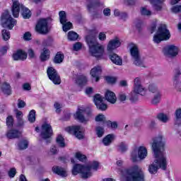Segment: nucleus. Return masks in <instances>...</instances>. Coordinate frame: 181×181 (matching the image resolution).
I'll return each instance as SVG.
<instances>
[{
	"instance_id": "37",
	"label": "nucleus",
	"mask_w": 181,
	"mask_h": 181,
	"mask_svg": "<svg viewBox=\"0 0 181 181\" xmlns=\"http://www.w3.org/2000/svg\"><path fill=\"white\" fill-rule=\"evenodd\" d=\"M59 22L62 25H64L66 22H67V16L66 14V11H61L59 13Z\"/></svg>"
},
{
	"instance_id": "53",
	"label": "nucleus",
	"mask_w": 181,
	"mask_h": 181,
	"mask_svg": "<svg viewBox=\"0 0 181 181\" xmlns=\"http://www.w3.org/2000/svg\"><path fill=\"white\" fill-rule=\"evenodd\" d=\"M6 125L12 128L13 127V117L12 116H8L6 118Z\"/></svg>"
},
{
	"instance_id": "27",
	"label": "nucleus",
	"mask_w": 181,
	"mask_h": 181,
	"mask_svg": "<svg viewBox=\"0 0 181 181\" xmlns=\"http://www.w3.org/2000/svg\"><path fill=\"white\" fill-rule=\"evenodd\" d=\"M16 117L18 127H23L25 122H23V113L22 111L16 110Z\"/></svg>"
},
{
	"instance_id": "29",
	"label": "nucleus",
	"mask_w": 181,
	"mask_h": 181,
	"mask_svg": "<svg viewBox=\"0 0 181 181\" xmlns=\"http://www.w3.org/2000/svg\"><path fill=\"white\" fill-rule=\"evenodd\" d=\"M152 5H153L156 11H162V4L165 2V0H148Z\"/></svg>"
},
{
	"instance_id": "59",
	"label": "nucleus",
	"mask_w": 181,
	"mask_h": 181,
	"mask_svg": "<svg viewBox=\"0 0 181 181\" xmlns=\"http://www.w3.org/2000/svg\"><path fill=\"white\" fill-rule=\"evenodd\" d=\"M134 23L137 29H141V28H142V25H144V21H142V20L137 19L134 21Z\"/></svg>"
},
{
	"instance_id": "20",
	"label": "nucleus",
	"mask_w": 181,
	"mask_h": 181,
	"mask_svg": "<svg viewBox=\"0 0 181 181\" xmlns=\"http://www.w3.org/2000/svg\"><path fill=\"white\" fill-rule=\"evenodd\" d=\"M105 98L110 104H115L117 103V95L111 90H107L105 93Z\"/></svg>"
},
{
	"instance_id": "57",
	"label": "nucleus",
	"mask_w": 181,
	"mask_h": 181,
	"mask_svg": "<svg viewBox=\"0 0 181 181\" xmlns=\"http://www.w3.org/2000/svg\"><path fill=\"white\" fill-rule=\"evenodd\" d=\"M117 98L122 103V101H125L127 100V94L121 92L119 93Z\"/></svg>"
},
{
	"instance_id": "19",
	"label": "nucleus",
	"mask_w": 181,
	"mask_h": 181,
	"mask_svg": "<svg viewBox=\"0 0 181 181\" xmlns=\"http://www.w3.org/2000/svg\"><path fill=\"white\" fill-rule=\"evenodd\" d=\"M129 47L130 49L132 59H135L141 56V54H139V49L138 48L137 45L131 42L129 44Z\"/></svg>"
},
{
	"instance_id": "10",
	"label": "nucleus",
	"mask_w": 181,
	"mask_h": 181,
	"mask_svg": "<svg viewBox=\"0 0 181 181\" xmlns=\"http://www.w3.org/2000/svg\"><path fill=\"white\" fill-rule=\"evenodd\" d=\"M133 93L139 95H146V88L142 85V80L139 77L134 78Z\"/></svg>"
},
{
	"instance_id": "56",
	"label": "nucleus",
	"mask_w": 181,
	"mask_h": 181,
	"mask_svg": "<svg viewBox=\"0 0 181 181\" xmlns=\"http://www.w3.org/2000/svg\"><path fill=\"white\" fill-rule=\"evenodd\" d=\"M105 80L109 84H114L117 81V79L112 76H106Z\"/></svg>"
},
{
	"instance_id": "48",
	"label": "nucleus",
	"mask_w": 181,
	"mask_h": 181,
	"mask_svg": "<svg viewBox=\"0 0 181 181\" xmlns=\"http://www.w3.org/2000/svg\"><path fill=\"white\" fill-rule=\"evenodd\" d=\"M73 26V24L69 22H66L64 24H62V29L64 30V32H67L68 30H70V29H71Z\"/></svg>"
},
{
	"instance_id": "62",
	"label": "nucleus",
	"mask_w": 181,
	"mask_h": 181,
	"mask_svg": "<svg viewBox=\"0 0 181 181\" xmlns=\"http://www.w3.org/2000/svg\"><path fill=\"white\" fill-rule=\"evenodd\" d=\"M138 99H139V97H138V94L136 93L132 94L131 97L129 98V100L130 101H132V103H136Z\"/></svg>"
},
{
	"instance_id": "31",
	"label": "nucleus",
	"mask_w": 181,
	"mask_h": 181,
	"mask_svg": "<svg viewBox=\"0 0 181 181\" xmlns=\"http://www.w3.org/2000/svg\"><path fill=\"white\" fill-rule=\"evenodd\" d=\"M157 119L160 121V122L166 124V122H169V119H170V118L169 117V115L163 112H160L157 115Z\"/></svg>"
},
{
	"instance_id": "22",
	"label": "nucleus",
	"mask_w": 181,
	"mask_h": 181,
	"mask_svg": "<svg viewBox=\"0 0 181 181\" xmlns=\"http://www.w3.org/2000/svg\"><path fill=\"white\" fill-rule=\"evenodd\" d=\"M101 73H103V69L100 66H95L90 71V75L95 78V81H99Z\"/></svg>"
},
{
	"instance_id": "12",
	"label": "nucleus",
	"mask_w": 181,
	"mask_h": 181,
	"mask_svg": "<svg viewBox=\"0 0 181 181\" xmlns=\"http://www.w3.org/2000/svg\"><path fill=\"white\" fill-rule=\"evenodd\" d=\"M163 53L166 57H176L179 54V47L176 45H167L163 47Z\"/></svg>"
},
{
	"instance_id": "14",
	"label": "nucleus",
	"mask_w": 181,
	"mask_h": 181,
	"mask_svg": "<svg viewBox=\"0 0 181 181\" xmlns=\"http://www.w3.org/2000/svg\"><path fill=\"white\" fill-rule=\"evenodd\" d=\"M89 53L96 59H103V56H104V47L100 44H98L89 49Z\"/></svg>"
},
{
	"instance_id": "42",
	"label": "nucleus",
	"mask_w": 181,
	"mask_h": 181,
	"mask_svg": "<svg viewBox=\"0 0 181 181\" xmlns=\"http://www.w3.org/2000/svg\"><path fill=\"white\" fill-rule=\"evenodd\" d=\"M28 121L33 124L36 121V111L35 110H30L28 115Z\"/></svg>"
},
{
	"instance_id": "4",
	"label": "nucleus",
	"mask_w": 181,
	"mask_h": 181,
	"mask_svg": "<svg viewBox=\"0 0 181 181\" xmlns=\"http://www.w3.org/2000/svg\"><path fill=\"white\" fill-rule=\"evenodd\" d=\"M19 11H22V16L24 19H29L31 16L30 10L24 7L19 3L18 0H13L11 11L13 16L18 18L19 16Z\"/></svg>"
},
{
	"instance_id": "30",
	"label": "nucleus",
	"mask_w": 181,
	"mask_h": 181,
	"mask_svg": "<svg viewBox=\"0 0 181 181\" xmlns=\"http://www.w3.org/2000/svg\"><path fill=\"white\" fill-rule=\"evenodd\" d=\"M50 58V51L47 48H44L43 51L41 52L40 56V59L41 62H46V60H49Z\"/></svg>"
},
{
	"instance_id": "51",
	"label": "nucleus",
	"mask_w": 181,
	"mask_h": 181,
	"mask_svg": "<svg viewBox=\"0 0 181 181\" xmlns=\"http://www.w3.org/2000/svg\"><path fill=\"white\" fill-rule=\"evenodd\" d=\"M181 71L179 68H177L174 71L173 81H178L180 78Z\"/></svg>"
},
{
	"instance_id": "23",
	"label": "nucleus",
	"mask_w": 181,
	"mask_h": 181,
	"mask_svg": "<svg viewBox=\"0 0 181 181\" xmlns=\"http://www.w3.org/2000/svg\"><path fill=\"white\" fill-rule=\"evenodd\" d=\"M86 43L89 47V49L91 47H94V46H97L99 43L97 42V38H95V35H88L86 37Z\"/></svg>"
},
{
	"instance_id": "13",
	"label": "nucleus",
	"mask_w": 181,
	"mask_h": 181,
	"mask_svg": "<svg viewBox=\"0 0 181 181\" xmlns=\"http://www.w3.org/2000/svg\"><path fill=\"white\" fill-rule=\"evenodd\" d=\"M47 73L49 80H51L55 85H59L62 83L60 76L57 74V71H56L54 68L49 67L47 70Z\"/></svg>"
},
{
	"instance_id": "38",
	"label": "nucleus",
	"mask_w": 181,
	"mask_h": 181,
	"mask_svg": "<svg viewBox=\"0 0 181 181\" xmlns=\"http://www.w3.org/2000/svg\"><path fill=\"white\" fill-rule=\"evenodd\" d=\"M133 60L134 64H135V66H137L138 67H146L145 66V64H144V61H142V59H141V56L133 58Z\"/></svg>"
},
{
	"instance_id": "8",
	"label": "nucleus",
	"mask_w": 181,
	"mask_h": 181,
	"mask_svg": "<svg viewBox=\"0 0 181 181\" xmlns=\"http://www.w3.org/2000/svg\"><path fill=\"white\" fill-rule=\"evenodd\" d=\"M53 136V129L50 124L44 123L41 127L40 136L42 139L46 141V144L52 142V136Z\"/></svg>"
},
{
	"instance_id": "60",
	"label": "nucleus",
	"mask_w": 181,
	"mask_h": 181,
	"mask_svg": "<svg viewBox=\"0 0 181 181\" xmlns=\"http://www.w3.org/2000/svg\"><path fill=\"white\" fill-rule=\"evenodd\" d=\"M99 163L97 161H94L91 165H86V167L90 168V169H93V170H97L98 169Z\"/></svg>"
},
{
	"instance_id": "25",
	"label": "nucleus",
	"mask_w": 181,
	"mask_h": 181,
	"mask_svg": "<svg viewBox=\"0 0 181 181\" xmlns=\"http://www.w3.org/2000/svg\"><path fill=\"white\" fill-rule=\"evenodd\" d=\"M110 59L114 64H116V66H122V58L118 54L115 53L110 54Z\"/></svg>"
},
{
	"instance_id": "6",
	"label": "nucleus",
	"mask_w": 181,
	"mask_h": 181,
	"mask_svg": "<svg viewBox=\"0 0 181 181\" xmlns=\"http://www.w3.org/2000/svg\"><path fill=\"white\" fill-rule=\"evenodd\" d=\"M81 173V177L83 179H88V177H91L93 173H91V167H87L84 165H81L80 164H76L74 165L72 169V174L76 176Z\"/></svg>"
},
{
	"instance_id": "40",
	"label": "nucleus",
	"mask_w": 181,
	"mask_h": 181,
	"mask_svg": "<svg viewBox=\"0 0 181 181\" xmlns=\"http://www.w3.org/2000/svg\"><path fill=\"white\" fill-rule=\"evenodd\" d=\"M117 150L119 152H122V153H124L128 151V145L125 144V142H121L118 146H117Z\"/></svg>"
},
{
	"instance_id": "41",
	"label": "nucleus",
	"mask_w": 181,
	"mask_h": 181,
	"mask_svg": "<svg viewBox=\"0 0 181 181\" xmlns=\"http://www.w3.org/2000/svg\"><path fill=\"white\" fill-rule=\"evenodd\" d=\"M95 121L96 122H103V124H107V118L103 114L98 115L95 118Z\"/></svg>"
},
{
	"instance_id": "45",
	"label": "nucleus",
	"mask_w": 181,
	"mask_h": 181,
	"mask_svg": "<svg viewBox=\"0 0 181 181\" xmlns=\"http://www.w3.org/2000/svg\"><path fill=\"white\" fill-rule=\"evenodd\" d=\"M140 13L143 16H151L152 15V11L146 8V7H141L140 9Z\"/></svg>"
},
{
	"instance_id": "54",
	"label": "nucleus",
	"mask_w": 181,
	"mask_h": 181,
	"mask_svg": "<svg viewBox=\"0 0 181 181\" xmlns=\"http://www.w3.org/2000/svg\"><path fill=\"white\" fill-rule=\"evenodd\" d=\"M173 86L176 88L177 91H181V82L180 81H173Z\"/></svg>"
},
{
	"instance_id": "49",
	"label": "nucleus",
	"mask_w": 181,
	"mask_h": 181,
	"mask_svg": "<svg viewBox=\"0 0 181 181\" xmlns=\"http://www.w3.org/2000/svg\"><path fill=\"white\" fill-rule=\"evenodd\" d=\"M1 35L3 36L4 40L5 41L9 40V39H11V33L6 30H3L1 31Z\"/></svg>"
},
{
	"instance_id": "17",
	"label": "nucleus",
	"mask_w": 181,
	"mask_h": 181,
	"mask_svg": "<svg viewBox=\"0 0 181 181\" xmlns=\"http://www.w3.org/2000/svg\"><path fill=\"white\" fill-rule=\"evenodd\" d=\"M86 111H87V110L84 107L78 108L76 114L74 115L76 119H78L80 122L85 123V124L88 122L90 119L84 117V114L86 113Z\"/></svg>"
},
{
	"instance_id": "24",
	"label": "nucleus",
	"mask_w": 181,
	"mask_h": 181,
	"mask_svg": "<svg viewBox=\"0 0 181 181\" xmlns=\"http://www.w3.org/2000/svg\"><path fill=\"white\" fill-rule=\"evenodd\" d=\"M13 59H14V60H26V59H28V54L21 49H19L13 55Z\"/></svg>"
},
{
	"instance_id": "64",
	"label": "nucleus",
	"mask_w": 181,
	"mask_h": 181,
	"mask_svg": "<svg viewBox=\"0 0 181 181\" xmlns=\"http://www.w3.org/2000/svg\"><path fill=\"white\" fill-rule=\"evenodd\" d=\"M124 4H125V5H127L128 6H132L133 5H135V4H136V1H135V0H125Z\"/></svg>"
},
{
	"instance_id": "46",
	"label": "nucleus",
	"mask_w": 181,
	"mask_h": 181,
	"mask_svg": "<svg viewBox=\"0 0 181 181\" xmlns=\"http://www.w3.org/2000/svg\"><path fill=\"white\" fill-rule=\"evenodd\" d=\"M96 131V135L98 136V138L103 137V135H104V127L100 126H97L95 128Z\"/></svg>"
},
{
	"instance_id": "26",
	"label": "nucleus",
	"mask_w": 181,
	"mask_h": 181,
	"mask_svg": "<svg viewBox=\"0 0 181 181\" xmlns=\"http://www.w3.org/2000/svg\"><path fill=\"white\" fill-rule=\"evenodd\" d=\"M52 170L54 173H56L57 175H59L62 177H66V176H67V173L66 172V170L62 167L54 166L52 168Z\"/></svg>"
},
{
	"instance_id": "2",
	"label": "nucleus",
	"mask_w": 181,
	"mask_h": 181,
	"mask_svg": "<svg viewBox=\"0 0 181 181\" xmlns=\"http://www.w3.org/2000/svg\"><path fill=\"white\" fill-rule=\"evenodd\" d=\"M122 177L126 181H145V175L142 168L138 165H134L129 170H126L122 173Z\"/></svg>"
},
{
	"instance_id": "50",
	"label": "nucleus",
	"mask_w": 181,
	"mask_h": 181,
	"mask_svg": "<svg viewBox=\"0 0 181 181\" xmlns=\"http://www.w3.org/2000/svg\"><path fill=\"white\" fill-rule=\"evenodd\" d=\"M76 158L80 160V162H86L87 160V156H86V155L81 154V153H76Z\"/></svg>"
},
{
	"instance_id": "7",
	"label": "nucleus",
	"mask_w": 181,
	"mask_h": 181,
	"mask_svg": "<svg viewBox=\"0 0 181 181\" xmlns=\"http://www.w3.org/2000/svg\"><path fill=\"white\" fill-rule=\"evenodd\" d=\"M148 156V149L144 146H141L138 149L134 148L131 153V160L132 162H138V158L140 160H144Z\"/></svg>"
},
{
	"instance_id": "52",
	"label": "nucleus",
	"mask_w": 181,
	"mask_h": 181,
	"mask_svg": "<svg viewBox=\"0 0 181 181\" xmlns=\"http://www.w3.org/2000/svg\"><path fill=\"white\" fill-rule=\"evenodd\" d=\"M106 124L107 127H110V128H112V129H117V128H118V124L116 122H111L110 120H108L107 122H106Z\"/></svg>"
},
{
	"instance_id": "15",
	"label": "nucleus",
	"mask_w": 181,
	"mask_h": 181,
	"mask_svg": "<svg viewBox=\"0 0 181 181\" xmlns=\"http://www.w3.org/2000/svg\"><path fill=\"white\" fill-rule=\"evenodd\" d=\"M93 101L97 109L100 110V111H105L108 108L107 104L104 103V98L101 97L100 94L94 95Z\"/></svg>"
},
{
	"instance_id": "16",
	"label": "nucleus",
	"mask_w": 181,
	"mask_h": 181,
	"mask_svg": "<svg viewBox=\"0 0 181 181\" xmlns=\"http://www.w3.org/2000/svg\"><path fill=\"white\" fill-rule=\"evenodd\" d=\"M66 131L69 132V134H74L78 139H83V132H84V128L81 126H72L68 127Z\"/></svg>"
},
{
	"instance_id": "63",
	"label": "nucleus",
	"mask_w": 181,
	"mask_h": 181,
	"mask_svg": "<svg viewBox=\"0 0 181 181\" xmlns=\"http://www.w3.org/2000/svg\"><path fill=\"white\" fill-rule=\"evenodd\" d=\"M81 47H82L81 42H78L74 45V50H75L76 52H78V50L81 49Z\"/></svg>"
},
{
	"instance_id": "47",
	"label": "nucleus",
	"mask_w": 181,
	"mask_h": 181,
	"mask_svg": "<svg viewBox=\"0 0 181 181\" xmlns=\"http://www.w3.org/2000/svg\"><path fill=\"white\" fill-rule=\"evenodd\" d=\"M148 90L150 91V93H153L154 94H158V93H160L159 91V89H158V87H156V85L155 84L149 85Z\"/></svg>"
},
{
	"instance_id": "34",
	"label": "nucleus",
	"mask_w": 181,
	"mask_h": 181,
	"mask_svg": "<svg viewBox=\"0 0 181 181\" xmlns=\"http://www.w3.org/2000/svg\"><path fill=\"white\" fill-rule=\"evenodd\" d=\"M1 90L4 94H6V95H11V85H9V83H4L1 86Z\"/></svg>"
},
{
	"instance_id": "36",
	"label": "nucleus",
	"mask_w": 181,
	"mask_h": 181,
	"mask_svg": "<svg viewBox=\"0 0 181 181\" xmlns=\"http://www.w3.org/2000/svg\"><path fill=\"white\" fill-rule=\"evenodd\" d=\"M18 149L19 151H23V149H27V148L29 146V141L26 139L21 140L18 144Z\"/></svg>"
},
{
	"instance_id": "28",
	"label": "nucleus",
	"mask_w": 181,
	"mask_h": 181,
	"mask_svg": "<svg viewBox=\"0 0 181 181\" xmlns=\"http://www.w3.org/2000/svg\"><path fill=\"white\" fill-rule=\"evenodd\" d=\"M115 139V136L114 134H108L103 139V144L105 146H110V144Z\"/></svg>"
},
{
	"instance_id": "5",
	"label": "nucleus",
	"mask_w": 181,
	"mask_h": 181,
	"mask_svg": "<svg viewBox=\"0 0 181 181\" xmlns=\"http://www.w3.org/2000/svg\"><path fill=\"white\" fill-rule=\"evenodd\" d=\"M170 39V32L168 30L166 25L161 24L159 25L156 34L153 36L155 43H160L163 40H169Z\"/></svg>"
},
{
	"instance_id": "39",
	"label": "nucleus",
	"mask_w": 181,
	"mask_h": 181,
	"mask_svg": "<svg viewBox=\"0 0 181 181\" xmlns=\"http://www.w3.org/2000/svg\"><path fill=\"white\" fill-rule=\"evenodd\" d=\"M160 97H162L160 93L156 94L151 100V104H153V105H158V104L160 103Z\"/></svg>"
},
{
	"instance_id": "55",
	"label": "nucleus",
	"mask_w": 181,
	"mask_h": 181,
	"mask_svg": "<svg viewBox=\"0 0 181 181\" xmlns=\"http://www.w3.org/2000/svg\"><path fill=\"white\" fill-rule=\"evenodd\" d=\"M8 175L11 178L15 177V175H16V168H11L8 172Z\"/></svg>"
},
{
	"instance_id": "61",
	"label": "nucleus",
	"mask_w": 181,
	"mask_h": 181,
	"mask_svg": "<svg viewBox=\"0 0 181 181\" xmlns=\"http://www.w3.org/2000/svg\"><path fill=\"white\" fill-rule=\"evenodd\" d=\"M171 11L173 12V13H179V12H181V6H173L171 8Z\"/></svg>"
},
{
	"instance_id": "1",
	"label": "nucleus",
	"mask_w": 181,
	"mask_h": 181,
	"mask_svg": "<svg viewBox=\"0 0 181 181\" xmlns=\"http://www.w3.org/2000/svg\"><path fill=\"white\" fill-rule=\"evenodd\" d=\"M165 140L163 136L159 135L153 139L151 148L154 153V162L148 166V171L151 175L158 173V169L166 170L168 160L165 153Z\"/></svg>"
},
{
	"instance_id": "58",
	"label": "nucleus",
	"mask_w": 181,
	"mask_h": 181,
	"mask_svg": "<svg viewBox=\"0 0 181 181\" xmlns=\"http://www.w3.org/2000/svg\"><path fill=\"white\" fill-rule=\"evenodd\" d=\"M54 108L56 109V112L57 114H60V112H62V105H60V103L56 102L54 104Z\"/></svg>"
},
{
	"instance_id": "21",
	"label": "nucleus",
	"mask_w": 181,
	"mask_h": 181,
	"mask_svg": "<svg viewBox=\"0 0 181 181\" xmlns=\"http://www.w3.org/2000/svg\"><path fill=\"white\" fill-rule=\"evenodd\" d=\"M21 132L16 129H11L8 131H7L6 136L8 139H17V138H19L21 136Z\"/></svg>"
},
{
	"instance_id": "32",
	"label": "nucleus",
	"mask_w": 181,
	"mask_h": 181,
	"mask_svg": "<svg viewBox=\"0 0 181 181\" xmlns=\"http://www.w3.org/2000/svg\"><path fill=\"white\" fill-rule=\"evenodd\" d=\"M76 83L78 86H81V87L86 86L87 83V77L84 75H79L76 78Z\"/></svg>"
},
{
	"instance_id": "44",
	"label": "nucleus",
	"mask_w": 181,
	"mask_h": 181,
	"mask_svg": "<svg viewBox=\"0 0 181 181\" xmlns=\"http://www.w3.org/2000/svg\"><path fill=\"white\" fill-rule=\"evenodd\" d=\"M69 40H77L78 39V34L74 31H69L68 33Z\"/></svg>"
},
{
	"instance_id": "35",
	"label": "nucleus",
	"mask_w": 181,
	"mask_h": 181,
	"mask_svg": "<svg viewBox=\"0 0 181 181\" xmlns=\"http://www.w3.org/2000/svg\"><path fill=\"white\" fill-rule=\"evenodd\" d=\"M63 60H64V54L57 52L54 58V63L55 64H60V63H63Z\"/></svg>"
},
{
	"instance_id": "3",
	"label": "nucleus",
	"mask_w": 181,
	"mask_h": 181,
	"mask_svg": "<svg viewBox=\"0 0 181 181\" xmlns=\"http://www.w3.org/2000/svg\"><path fill=\"white\" fill-rule=\"evenodd\" d=\"M87 2L86 8L89 13H91L92 19H98L101 16L103 10L100 8L104 4L100 0H85Z\"/></svg>"
},
{
	"instance_id": "9",
	"label": "nucleus",
	"mask_w": 181,
	"mask_h": 181,
	"mask_svg": "<svg viewBox=\"0 0 181 181\" xmlns=\"http://www.w3.org/2000/svg\"><path fill=\"white\" fill-rule=\"evenodd\" d=\"M1 25L3 28H8L11 30L13 26L16 25V20L13 19L12 16H10L9 11H5L1 16Z\"/></svg>"
},
{
	"instance_id": "11",
	"label": "nucleus",
	"mask_w": 181,
	"mask_h": 181,
	"mask_svg": "<svg viewBox=\"0 0 181 181\" xmlns=\"http://www.w3.org/2000/svg\"><path fill=\"white\" fill-rule=\"evenodd\" d=\"M49 18H41L38 21L35 30L40 35H47L49 33V27L47 26Z\"/></svg>"
},
{
	"instance_id": "18",
	"label": "nucleus",
	"mask_w": 181,
	"mask_h": 181,
	"mask_svg": "<svg viewBox=\"0 0 181 181\" xmlns=\"http://www.w3.org/2000/svg\"><path fill=\"white\" fill-rule=\"evenodd\" d=\"M121 46V41L119 38L115 37L113 40H111L107 45V50L108 52H112V50H115L117 47Z\"/></svg>"
},
{
	"instance_id": "33",
	"label": "nucleus",
	"mask_w": 181,
	"mask_h": 181,
	"mask_svg": "<svg viewBox=\"0 0 181 181\" xmlns=\"http://www.w3.org/2000/svg\"><path fill=\"white\" fill-rule=\"evenodd\" d=\"M175 124L178 127L181 125V109H177L175 112Z\"/></svg>"
},
{
	"instance_id": "43",
	"label": "nucleus",
	"mask_w": 181,
	"mask_h": 181,
	"mask_svg": "<svg viewBox=\"0 0 181 181\" xmlns=\"http://www.w3.org/2000/svg\"><path fill=\"white\" fill-rule=\"evenodd\" d=\"M57 144L60 148H64L66 143H64V138L62 135H58L57 137Z\"/></svg>"
}]
</instances>
